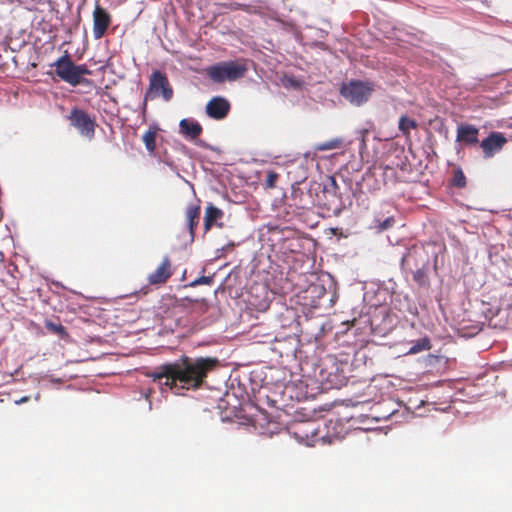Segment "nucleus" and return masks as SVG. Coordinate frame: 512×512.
<instances>
[{"label":"nucleus","mask_w":512,"mask_h":512,"mask_svg":"<svg viewBox=\"0 0 512 512\" xmlns=\"http://www.w3.org/2000/svg\"><path fill=\"white\" fill-rule=\"evenodd\" d=\"M394 223H395V220L392 216L387 217L384 221L379 222L377 228L379 231H384V230L391 228L394 225Z\"/></svg>","instance_id":"27"},{"label":"nucleus","mask_w":512,"mask_h":512,"mask_svg":"<svg viewBox=\"0 0 512 512\" xmlns=\"http://www.w3.org/2000/svg\"><path fill=\"white\" fill-rule=\"evenodd\" d=\"M291 198L294 204L302 209L314 206L316 201L311 189L303 191L300 187L292 188Z\"/></svg>","instance_id":"13"},{"label":"nucleus","mask_w":512,"mask_h":512,"mask_svg":"<svg viewBox=\"0 0 512 512\" xmlns=\"http://www.w3.org/2000/svg\"><path fill=\"white\" fill-rule=\"evenodd\" d=\"M161 95L165 101L173 97V89L167 76L159 70L152 72L149 79V88L145 93V100L154 99Z\"/></svg>","instance_id":"5"},{"label":"nucleus","mask_w":512,"mask_h":512,"mask_svg":"<svg viewBox=\"0 0 512 512\" xmlns=\"http://www.w3.org/2000/svg\"><path fill=\"white\" fill-rule=\"evenodd\" d=\"M249 302H250L252 305L257 306V307H258V308H260V309H263V308H265V307L267 306V304H266V301H265V300H263V301H259V302H253L251 299H249Z\"/></svg>","instance_id":"29"},{"label":"nucleus","mask_w":512,"mask_h":512,"mask_svg":"<svg viewBox=\"0 0 512 512\" xmlns=\"http://www.w3.org/2000/svg\"><path fill=\"white\" fill-rule=\"evenodd\" d=\"M342 140L341 139H332L323 143H318L314 146L315 151H328L337 149L341 146Z\"/></svg>","instance_id":"23"},{"label":"nucleus","mask_w":512,"mask_h":512,"mask_svg":"<svg viewBox=\"0 0 512 512\" xmlns=\"http://www.w3.org/2000/svg\"><path fill=\"white\" fill-rule=\"evenodd\" d=\"M231 104L230 102L222 97L215 96L212 97L206 104L205 111L206 114L215 120L224 119L230 112Z\"/></svg>","instance_id":"10"},{"label":"nucleus","mask_w":512,"mask_h":512,"mask_svg":"<svg viewBox=\"0 0 512 512\" xmlns=\"http://www.w3.org/2000/svg\"><path fill=\"white\" fill-rule=\"evenodd\" d=\"M30 400V396H23L22 398L15 400V404L20 405Z\"/></svg>","instance_id":"30"},{"label":"nucleus","mask_w":512,"mask_h":512,"mask_svg":"<svg viewBox=\"0 0 512 512\" xmlns=\"http://www.w3.org/2000/svg\"><path fill=\"white\" fill-rule=\"evenodd\" d=\"M219 365L215 357L182 356L178 361L163 364L155 368L147 376L153 382L170 389L185 390L199 389L205 382L208 374Z\"/></svg>","instance_id":"1"},{"label":"nucleus","mask_w":512,"mask_h":512,"mask_svg":"<svg viewBox=\"0 0 512 512\" xmlns=\"http://www.w3.org/2000/svg\"><path fill=\"white\" fill-rule=\"evenodd\" d=\"M479 129L471 124H461L457 127L458 142H462L466 145L472 146L479 142L478 140Z\"/></svg>","instance_id":"12"},{"label":"nucleus","mask_w":512,"mask_h":512,"mask_svg":"<svg viewBox=\"0 0 512 512\" xmlns=\"http://www.w3.org/2000/svg\"><path fill=\"white\" fill-rule=\"evenodd\" d=\"M45 328L52 334L58 335L61 339H67L69 334L66 328L60 322H54L51 320H46Z\"/></svg>","instance_id":"17"},{"label":"nucleus","mask_w":512,"mask_h":512,"mask_svg":"<svg viewBox=\"0 0 512 512\" xmlns=\"http://www.w3.org/2000/svg\"><path fill=\"white\" fill-rule=\"evenodd\" d=\"M93 38L95 40H99L103 38L111 25L112 17L110 13L101 7L98 2H96L94 11H93Z\"/></svg>","instance_id":"8"},{"label":"nucleus","mask_w":512,"mask_h":512,"mask_svg":"<svg viewBox=\"0 0 512 512\" xmlns=\"http://www.w3.org/2000/svg\"><path fill=\"white\" fill-rule=\"evenodd\" d=\"M68 119L71 125L75 127L82 136L89 140L94 138L96 123L86 111L73 108Z\"/></svg>","instance_id":"6"},{"label":"nucleus","mask_w":512,"mask_h":512,"mask_svg":"<svg viewBox=\"0 0 512 512\" xmlns=\"http://www.w3.org/2000/svg\"><path fill=\"white\" fill-rule=\"evenodd\" d=\"M279 174L275 171H268L265 179V187L272 189L276 186V182L278 181Z\"/></svg>","instance_id":"25"},{"label":"nucleus","mask_w":512,"mask_h":512,"mask_svg":"<svg viewBox=\"0 0 512 512\" xmlns=\"http://www.w3.org/2000/svg\"><path fill=\"white\" fill-rule=\"evenodd\" d=\"M373 90L374 85L370 82L352 80L342 85L341 95L352 104L361 105L368 101Z\"/></svg>","instance_id":"4"},{"label":"nucleus","mask_w":512,"mask_h":512,"mask_svg":"<svg viewBox=\"0 0 512 512\" xmlns=\"http://www.w3.org/2000/svg\"><path fill=\"white\" fill-rule=\"evenodd\" d=\"M225 6H226V8H228L231 11L243 10V11H246L249 13L252 12V7L250 5L243 4V3L232 2V3L226 4Z\"/></svg>","instance_id":"26"},{"label":"nucleus","mask_w":512,"mask_h":512,"mask_svg":"<svg viewBox=\"0 0 512 512\" xmlns=\"http://www.w3.org/2000/svg\"><path fill=\"white\" fill-rule=\"evenodd\" d=\"M427 271L428 268H416L413 271H410L413 275V280L421 287L429 285Z\"/></svg>","instance_id":"19"},{"label":"nucleus","mask_w":512,"mask_h":512,"mask_svg":"<svg viewBox=\"0 0 512 512\" xmlns=\"http://www.w3.org/2000/svg\"><path fill=\"white\" fill-rule=\"evenodd\" d=\"M398 127L403 135L409 136L411 129H415L417 127V123L415 120L410 119L407 116H401Z\"/></svg>","instance_id":"21"},{"label":"nucleus","mask_w":512,"mask_h":512,"mask_svg":"<svg viewBox=\"0 0 512 512\" xmlns=\"http://www.w3.org/2000/svg\"><path fill=\"white\" fill-rule=\"evenodd\" d=\"M52 66L55 67V74L62 81L74 87L86 84L88 81L83 76L91 75V71L86 65H76L67 53L58 58Z\"/></svg>","instance_id":"3"},{"label":"nucleus","mask_w":512,"mask_h":512,"mask_svg":"<svg viewBox=\"0 0 512 512\" xmlns=\"http://www.w3.org/2000/svg\"><path fill=\"white\" fill-rule=\"evenodd\" d=\"M210 282H211L210 277L203 276V277L199 278L198 280H196L195 284H208Z\"/></svg>","instance_id":"28"},{"label":"nucleus","mask_w":512,"mask_h":512,"mask_svg":"<svg viewBox=\"0 0 512 512\" xmlns=\"http://www.w3.org/2000/svg\"><path fill=\"white\" fill-rule=\"evenodd\" d=\"M224 213L221 209L210 204L205 209L204 216V229L205 232L209 231L217 220L223 217Z\"/></svg>","instance_id":"15"},{"label":"nucleus","mask_w":512,"mask_h":512,"mask_svg":"<svg viewBox=\"0 0 512 512\" xmlns=\"http://www.w3.org/2000/svg\"><path fill=\"white\" fill-rule=\"evenodd\" d=\"M248 71L244 59L223 61L206 68V75L214 83L233 82L245 76Z\"/></svg>","instance_id":"2"},{"label":"nucleus","mask_w":512,"mask_h":512,"mask_svg":"<svg viewBox=\"0 0 512 512\" xmlns=\"http://www.w3.org/2000/svg\"><path fill=\"white\" fill-rule=\"evenodd\" d=\"M451 182L457 188H464L466 186V177L460 168L453 171Z\"/></svg>","instance_id":"24"},{"label":"nucleus","mask_w":512,"mask_h":512,"mask_svg":"<svg viewBox=\"0 0 512 512\" xmlns=\"http://www.w3.org/2000/svg\"><path fill=\"white\" fill-rule=\"evenodd\" d=\"M180 133L187 139L195 140L203 132V128L199 122L194 119H182L179 123Z\"/></svg>","instance_id":"14"},{"label":"nucleus","mask_w":512,"mask_h":512,"mask_svg":"<svg viewBox=\"0 0 512 512\" xmlns=\"http://www.w3.org/2000/svg\"><path fill=\"white\" fill-rule=\"evenodd\" d=\"M36 400H39L40 399V394H37L36 397H35Z\"/></svg>","instance_id":"31"},{"label":"nucleus","mask_w":512,"mask_h":512,"mask_svg":"<svg viewBox=\"0 0 512 512\" xmlns=\"http://www.w3.org/2000/svg\"><path fill=\"white\" fill-rule=\"evenodd\" d=\"M507 142L508 140L503 133L491 132L485 139L480 142V148L483 151V157L486 159L493 157L496 153L503 149Z\"/></svg>","instance_id":"9"},{"label":"nucleus","mask_w":512,"mask_h":512,"mask_svg":"<svg viewBox=\"0 0 512 512\" xmlns=\"http://www.w3.org/2000/svg\"><path fill=\"white\" fill-rule=\"evenodd\" d=\"M431 349V343L429 338L424 337L421 339H418L413 343V345L409 348L408 354H417L422 351L430 350Z\"/></svg>","instance_id":"20"},{"label":"nucleus","mask_w":512,"mask_h":512,"mask_svg":"<svg viewBox=\"0 0 512 512\" xmlns=\"http://www.w3.org/2000/svg\"><path fill=\"white\" fill-rule=\"evenodd\" d=\"M171 275V261L166 256L163 258L157 269L153 273L149 274L148 282L152 285L163 284L170 278Z\"/></svg>","instance_id":"11"},{"label":"nucleus","mask_w":512,"mask_h":512,"mask_svg":"<svg viewBox=\"0 0 512 512\" xmlns=\"http://www.w3.org/2000/svg\"><path fill=\"white\" fill-rule=\"evenodd\" d=\"M200 213H201L200 205H191L186 210L187 225L189 228V233L192 238L195 235V230L199 223Z\"/></svg>","instance_id":"16"},{"label":"nucleus","mask_w":512,"mask_h":512,"mask_svg":"<svg viewBox=\"0 0 512 512\" xmlns=\"http://www.w3.org/2000/svg\"><path fill=\"white\" fill-rule=\"evenodd\" d=\"M430 257L423 246L414 245L407 250L402 257V268L406 271H413L416 268H428Z\"/></svg>","instance_id":"7"},{"label":"nucleus","mask_w":512,"mask_h":512,"mask_svg":"<svg viewBox=\"0 0 512 512\" xmlns=\"http://www.w3.org/2000/svg\"><path fill=\"white\" fill-rule=\"evenodd\" d=\"M156 135L155 128H149L142 136V140L148 152L153 153L156 149Z\"/></svg>","instance_id":"18"},{"label":"nucleus","mask_w":512,"mask_h":512,"mask_svg":"<svg viewBox=\"0 0 512 512\" xmlns=\"http://www.w3.org/2000/svg\"><path fill=\"white\" fill-rule=\"evenodd\" d=\"M321 374L323 378L333 387H339L344 383L345 377L342 374L339 373H332L329 372L326 374V371L324 369L321 370Z\"/></svg>","instance_id":"22"}]
</instances>
